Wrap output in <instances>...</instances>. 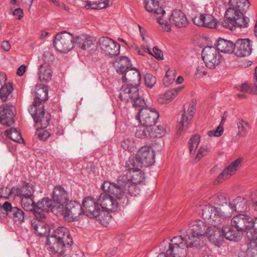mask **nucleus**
<instances>
[{"mask_svg": "<svg viewBox=\"0 0 257 257\" xmlns=\"http://www.w3.org/2000/svg\"><path fill=\"white\" fill-rule=\"evenodd\" d=\"M141 166L136 164L134 156H131L125 164L127 170L126 175L120 176L117 183L104 181L103 188L107 192L113 193L116 191V197L118 198H127L128 195L137 196L140 189L137 184L143 183L146 178L145 174L139 168Z\"/></svg>", "mask_w": 257, "mask_h": 257, "instance_id": "obj_1", "label": "nucleus"}, {"mask_svg": "<svg viewBox=\"0 0 257 257\" xmlns=\"http://www.w3.org/2000/svg\"><path fill=\"white\" fill-rule=\"evenodd\" d=\"M251 205L250 200L240 196L234 199L229 203L225 204L221 207H216L208 204H204L202 208V217L209 223L216 226L229 218L233 211L245 212L249 210Z\"/></svg>", "mask_w": 257, "mask_h": 257, "instance_id": "obj_2", "label": "nucleus"}, {"mask_svg": "<svg viewBox=\"0 0 257 257\" xmlns=\"http://www.w3.org/2000/svg\"><path fill=\"white\" fill-rule=\"evenodd\" d=\"M231 225L222 227V235L226 239L237 241L243 232L248 239L257 238V217L253 219L246 214H238L232 218Z\"/></svg>", "mask_w": 257, "mask_h": 257, "instance_id": "obj_3", "label": "nucleus"}, {"mask_svg": "<svg viewBox=\"0 0 257 257\" xmlns=\"http://www.w3.org/2000/svg\"><path fill=\"white\" fill-rule=\"evenodd\" d=\"M182 232L184 236L187 237L191 241V244L195 247L200 245L201 238L205 235L216 246L221 244L223 238L220 234L219 228L211 226L200 219L193 221L189 228Z\"/></svg>", "mask_w": 257, "mask_h": 257, "instance_id": "obj_4", "label": "nucleus"}, {"mask_svg": "<svg viewBox=\"0 0 257 257\" xmlns=\"http://www.w3.org/2000/svg\"><path fill=\"white\" fill-rule=\"evenodd\" d=\"M72 243L69 230L65 227H59L48 236L46 247L50 253L61 255L69 250Z\"/></svg>", "mask_w": 257, "mask_h": 257, "instance_id": "obj_5", "label": "nucleus"}, {"mask_svg": "<svg viewBox=\"0 0 257 257\" xmlns=\"http://www.w3.org/2000/svg\"><path fill=\"white\" fill-rule=\"evenodd\" d=\"M181 233L171 239L164 240L160 244V250L166 251L172 257H185L187 249L195 245L191 244V241L184 236L182 231Z\"/></svg>", "mask_w": 257, "mask_h": 257, "instance_id": "obj_6", "label": "nucleus"}, {"mask_svg": "<svg viewBox=\"0 0 257 257\" xmlns=\"http://www.w3.org/2000/svg\"><path fill=\"white\" fill-rule=\"evenodd\" d=\"M33 92L35 97L34 103L29 110L36 122H42L45 114L44 106L42 101L48 99V89L46 86L39 84L35 86ZM44 120L48 121L47 119Z\"/></svg>", "mask_w": 257, "mask_h": 257, "instance_id": "obj_7", "label": "nucleus"}, {"mask_svg": "<svg viewBox=\"0 0 257 257\" xmlns=\"http://www.w3.org/2000/svg\"><path fill=\"white\" fill-rule=\"evenodd\" d=\"M98 200L96 201L91 197H86L84 198L82 202V206H81L82 213L90 218H97L101 224L107 226L111 219V216L108 214H104V213L100 212Z\"/></svg>", "mask_w": 257, "mask_h": 257, "instance_id": "obj_8", "label": "nucleus"}, {"mask_svg": "<svg viewBox=\"0 0 257 257\" xmlns=\"http://www.w3.org/2000/svg\"><path fill=\"white\" fill-rule=\"evenodd\" d=\"M229 4L232 8H229L226 11L224 18L220 21L221 25L224 28V21L230 25L236 17L241 16L242 12H245L249 6L248 0H230Z\"/></svg>", "mask_w": 257, "mask_h": 257, "instance_id": "obj_9", "label": "nucleus"}, {"mask_svg": "<svg viewBox=\"0 0 257 257\" xmlns=\"http://www.w3.org/2000/svg\"><path fill=\"white\" fill-rule=\"evenodd\" d=\"M103 185L104 183L102 185V188L104 193L100 195L98 199V203L102 208L100 212H103L104 214H108L110 215V213L116 211L118 206L117 201L114 199L113 198L115 197L117 199L119 200L122 198H118L116 197V191L115 189H114L113 193L105 191L104 190Z\"/></svg>", "mask_w": 257, "mask_h": 257, "instance_id": "obj_10", "label": "nucleus"}, {"mask_svg": "<svg viewBox=\"0 0 257 257\" xmlns=\"http://www.w3.org/2000/svg\"><path fill=\"white\" fill-rule=\"evenodd\" d=\"M162 0H144V4L146 10L155 15L158 22L167 32L171 31V27L167 22L162 20L166 12L162 7Z\"/></svg>", "mask_w": 257, "mask_h": 257, "instance_id": "obj_11", "label": "nucleus"}, {"mask_svg": "<svg viewBox=\"0 0 257 257\" xmlns=\"http://www.w3.org/2000/svg\"><path fill=\"white\" fill-rule=\"evenodd\" d=\"M74 37L71 34L64 31L56 35L54 45L57 51L67 53L74 47Z\"/></svg>", "mask_w": 257, "mask_h": 257, "instance_id": "obj_12", "label": "nucleus"}, {"mask_svg": "<svg viewBox=\"0 0 257 257\" xmlns=\"http://www.w3.org/2000/svg\"><path fill=\"white\" fill-rule=\"evenodd\" d=\"M202 59L205 66L209 69H214L221 62L222 57L214 47L207 46L202 51Z\"/></svg>", "mask_w": 257, "mask_h": 257, "instance_id": "obj_13", "label": "nucleus"}, {"mask_svg": "<svg viewBox=\"0 0 257 257\" xmlns=\"http://www.w3.org/2000/svg\"><path fill=\"white\" fill-rule=\"evenodd\" d=\"M159 116V113L155 108L146 107L138 111L136 117L140 124L151 127L157 123Z\"/></svg>", "mask_w": 257, "mask_h": 257, "instance_id": "obj_14", "label": "nucleus"}, {"mask_svg": "<svg viewBox=\"0 0 257 257\" xmlns=\"http://www.w3.org/2000/svg\"><path fill=\"white\" fill-rule=\"evenodd\" d=\"M134 157L136 164L141 166H149L155 162L154 151L150 146H144L140 148Z\"/></svg>", "mask_w": 257, "mask_h": 257, "instance_id": "obj_15", "label": "nucleus"}, {"mask_svg": "<svg viewBox=\"0 0 257 257\" xmlns=\"http://www.w3.org/2000/svg\"><path fill=\"white\" fill-rule=\"evenodd\" d=\"M100 48L107 56L115 57L120 53V45L108 37H101L98 41Z\"/></svg>", "mask_w": 257, "mask_h": 257, "instance_id": "obj_16", "label": "nucleus"}, {"mask_svg": "<svg viewBox=\"0 0 257 257\" xmlns=\"http://www.w3.org/2000/svg\"><path fill=\"white\" fill-rule=\"evenodd\" d=\"M65 210L64 219L68 221H74L78 219L82 214L81 206L75 201L67 203Z\"/></svg>", "mask_w": 257, "mask_h": 257, "instance_id": "obj_17", "label": "nucleus"}, {"mask_svg": "<svg viewBox=\"0 0 257 257\" xmlns=\"http://www.w3.org/2000/svg\"><path fill=\"white\" fill-rule=\"evenodd\" d=\"M193 22L196 26L214 29L217 27V20L210 14H200L193 18Z\"/></svg>", "mask_w": 257, "mask_h": 257, "instance_id": "obj_18", "label": "nucleus"}, {"mask_svg": "<svg viewBox=\"0 0 257 257\" xmlns=\"http://www.w3.org/2000/svg\"><path fill=\"white\" fill-rule=\"evenodd\" d=\"M133 84H124L122 85L119 90V97L125 102L132 101L138 96L139 93L137 86Z\"/></svg>", "mask_w": 257, "mask_h": 257, "instance_id": "obj_19", "label": "nucleus"}, {"mask_svg": "<svg viewBox=\"0 0 257 257\" xmlns=\"http://www.w3.org/2000/svg\"><path fill=\"white\" fill-rule=\"evenodd\" d=\"M252 45L248 39H239L234 44V54L238 57L249 56L252 51Z\"/></svg>", "mask_w": 257, "mask_h": 257, "instance_id": "obj_20", "label": "nucleus"}, {"mask_svg": "<svg viewBox=\"0 0 257 257\" xmlns=\"http://www.w3.org/2000/svg\"><path fill=\"white\" fill-rule=\"evenodd\" d=\"M242 161L243 159L242 158H238L235 161L232 162L219 175L216 179L215 183H219L221 182L234 174L241 165Z\"/></svg>", "mask_w": 257, "mask_h": 257, "instance_id": "obj_21", "label": "nucleus"}, {"mask_svg": "<svg viewBox=\"0 0 257 257\" xmlns=\"http://www.w3.org/2000/svg\"><path fill=\"white\" fill-rule=\"evenodd\" d=\"M0 208L6 211L7 215L12 217L15 221L22 223L24 220V212L17 207H12L9 202H5L3 205L0 204Z\"/></svg>", "mask_w": 257, "mask_h": 257, "instance_id": "obj_22", "label": "nucleus"}, {"mask_svg": "<svg viewBox=\"0 0 257 257\" xmlns=\"http://www.w3.org/2000/svg\"><path fill=\"white\" fill-rule=\"evenodd\" d=\"M15 115L12 106L4 104L0 106V122L3 125L10 126L14 123Z\"/></svg>", "mask_w": 257, "mask_h": 257, "instance_id": "obj_23", "label": "nucleus"}, {"mask_svg": "<svg viewBox=\"0 0 257 257\" xmlns=\"http://www.w3.org/2000/svg\"><path fill=\"white\" fill-rule=\"evenodd\" d=\"M53 200L48 198H44L39 201L34 210V215L38 218H46L45 212L51 211Z\"/></svg>", "mask_w": 257, "mask_h": 257, "instance_id": "obj_24", "label": "nucleus"}, {"mask_svg": "<svg viewBox=\"0 0 257 257\" xmlns=\"http://www.w3.org/2000/svg\"><path fill=\"white\" fill-rule=\"evenodd\" d=\"M45 218L35 217L31 220V225L33 231L40 236L48 234L50 231L49 226L43 220Z\"/></svg>", "mask_w": 257, "mask_h": 257, "instance_id": "obj_25", "label": "nucleus"}, {"mask_svg": "<svg viewBox=\"0 0 257 257\" xmlns=\"http://www.w3.org/2000/svg\"><path fill=\"white\" fill-rule=\"evenodd\" d=\"M120 74L121 75L122 81L129 84L139 85L141 79L139 71L134 67L132 68L131 67L124 73Z\"/></svg>", "mask_w": 257, "mask_h": 257, "instance_id": "obj_26", "label": "nucleus"}, {"mask_svg": "<svg viewBox=\"0 0 257 257\" xmlns=\"http://www.w3.org/2000/svg\"><path fill=\"white\" fill-rule=\"evenodd\" d=\"M93 38L86 34H81L74 37V46L86 50L93 45Z\"/></svg>", "mask_w": 257, "mask_h": 257, "instance_id": "obj_27", "label": "nucleus"}, {"mask_svg": "<svg viewBox=\"0 0 257 257\" xmlns=\"http://www.w3.org/2000/svg\"><path fill=\"white\" fill-rule=\"evenodd\" d=\"M170 23L178 28L186 27L188 23L185 15L180 10H174L170 18Z\"/></svg>", "mask_w": 257, "mask_h": 257, "instance_id": "obj_28", "label": "nucleus"}, {"mask_svg": "<svg viewBox=\"0 0 257 257\" xmlns=\"http://www.w3.org/2000/svg\"><path fill=\"white\" fill-rule=\"evenodd\" d=\"M24 191L25 193L21 198L22 206L26 211H33V214H34L36 205H35L34 202L31 198L33 192V188L32 187Z\"/></svg>", "mask_w": 257, "mask_h": 257, "instance_id": "obj_29", "label": "nucleus"}, {"mask_svg": "<svg viewBox=\"0 0 257 257\" xmlns=\"http://www.w3.org/2000/svg\"><path fill=\"white\" fill-rule=\"evenodd\" d=\"M195 105L192 103L189 105L187 110L184 111L181 117L178 120L180 128L183 129L184 127L187 126L189 121L192 119L195 113Z\"/></svg>", "mask_w": 257, "mask_h": 257, "instance_id": "obj_30", "label": "nucleus"}, {"mask_svg": "<svg viewBox=\"0 0 257 257\" xmlns=\"http://www.w3.org/2000/svg\"><path fill=\"white\" fill-rule=\"evenodd\" d=\"M114 66L117 73L121 74L132 67L130 59L126 56L117 58L114 62Z\"/></svg>", "mask_w": 257, "mask_h": 257, "instance_id": "obj_31", "label": "nucleus"}, {"mask_svg": "<svg viewBox=\"0 0 257 257\" xmlns=\"http://www.w3.org/2000/svg\"><path fill=\"white\" fill-rule=\"evenodd\" d=\"M52 71L51 66L44 63L40 66L38 72L39 79L41 82H47L51 80Z\"/></svg>", "mask_w": 257, "mask_h": 257, "instance_id": "obj_32", "label": "nucleus"}, {"mask_svg": "<svg viewBox=\"0 0 257 257\" xmlns=\"http://www.w3.org/2000/svg\"><path fill=\"white\" fill-rule=\"evenodd\" d=\"M218 52L224 53H232L234 51V44L230 41L219 38L216 44Z\"/></svg>", "mask_w": 257, "mask_h": 257, "instance_id": "obj_33", "label": "nucleus"}, {"mask_svg": "<svg viewBox=\"0 0 257 257\" xmlns=\"http://www.w3.org/2000/svg\"><path fill=\"white\" fill-rule=\"evenodd\" d=\"M236 18V19H235L234 21H232V23H230V25L227 24L225 21H224V28L232 31L237 27L245 28L247 27L248 19L244 17L243 12H242V13L241 14V16L239 15Z\"/></svg>", "mask_w": 257, "mask_h": 257, "instance_id": "obj_34", "label": "nucleus"}, {"mask_svg": "<svg viewBox=\"0 0 257 257\" xmlns=\"http://www.w3.org/2000/svg\"><path fill=\"white\" fill-rule=\"evenodd\" d=\"M52 198L53 201H67L68 194L62 187L58 186L54 188Z\"/></svg>", "mask_w": 257, "mask_h": 257, "instance_id": "obj_35", "label": "nucleus"}, {"mask_svg": "<svg viewBox=\"0 0 257 257\" xmlns=\"http://www.w3.org/2000/svg\"><path fill=\"white\" fill-rule=\"evenodd\" d=\"M253 85L251 86L247 83L242 84L240 87V90L251 94H257V66L255 69Z\"/></svg>", "mask_w": 257, "mask_h": 257, "instance_id": "obj_36", "label": "nucleus"}, {"mask_svg": "<svg viewBox=\"0 0 257 257\" xmlns=\"http://www.w3.org/2000/svg\"><path fill=\"white\" fill-rule=\"evenodd\" d=\"M236 125L238 128L237 134L242 137L246 136L248 130L251 128L250 124L241 118L238 120Z\"/></svg>", "mask_w": 257, "mask_h": 257, "instance_id": "obj_37", "label": "nucleus"}, {"mask_svg": "<svg viewBox=\"0 0 257 257\" xmlns=\"http://www.w3.org/2000/svg\"><path fill=\"white\" fill-rule=\"evenodd\" d=\"M13 90L11 83H0V98L3 101H6Z\"/></svg>", "mask_w": 257, "mask_h": 257, "instance_id": "obj_38", "label": "nucleus"}, {"mask_svg": "<svg viewBox=\"0 0 257 257\" xmlns=\"http://www.w3.org/2000/svg\"><path fill=\"white\" fill-rule=\"evenodd\" d=\"M6 135L14 142L21 143L23 139L20 132L15 127H11L5 131Z\"/></svg>", "mask_w": 257, "mask_h": 257, "instance_id": "obj_39", "label": "nucleus"}, {"mask_svg": "<svg viewBox=\"0 0 257 257\" xmlns=\"http://www.w3.org/2000/svg\"><path fill=\"white\" fill-rule=\"evenodd\" d=\"M150 128L145 125L140 124L137 126L135 136L137 138L141 139H148L150 136Z\"/></svg>", "mask_w": 257, "mask_h": 257, "instance_id": "obj_40", "label": "nucleus"}, {"mask_svg": "<svg viewBox=\"0 0 257 257\" xmlns=\"http://www.w3.org/2000/svg\"><path fill=\"white\" fill-rule=\"evenodd\" d=\"M176 97V92L175 90H170L163 94L159 95L158 97V101L160 103L166 104L170 102Z\"/></svg>", "mask_w": 257, "mask_h": 257, "instance_id": "obj_41", "label": "nucleus"}, {"mask_svg": "<svg viewBox=\"0 0 257 257\" xmlns=\"http://www.w3.org/2000/svg\"><path fill=\"white\" fill-rule=\"evenodd\" d=\"M166 126L164 124L158 126L153 125L150 128V136L153 138H160L166 134Z\"/></svg>", "mask_w": 257, "mask_h": 257, "instance_id": "obj_42", "label": "nucleus"}, {"mask_svg": "<svg viewBox=\"0 0 257 257\" xmlns=\"http://www.w3.org/2000/svg\"><path fill=\"white\" fill-rule=\"evenodd\" d=\"M67 201H53V204L51 211L57 216L65 215V207L64 204Z\"/></svg>", "mask_w": 257, "mask_h": 257, "instance_id": "obj_43", "label": "nucleus"}, {"mask_svg": "<svg viewBox=\"0 0 257 257\" xmlns=\"http://www.w3.org/2000/svg\"><path fill=\"white\" fill-rule=\"evenodd\" d=\"M248 240L250 242L247 245L246 257H257V238Z\"/></svg>", "mask_w": 257, "mask_h": 257, "instance_id": "obj_44", "label": "nucleus"}, {"mask_svg": "<svg viewBox=\"0 0 257 257\" xmlns=\"http://www.w3.org/2000/svg\"><path fill=\"white\" fill-rule=\"evenodd\" d=\"M121 147L125 150L133 152L136 149V143L132 137H127L124 139L120 143Z\"/></svg>", "mask_w": 257, "mask_h": 257, "instance_id": "obj_45", "label": "nucleus"}, {"mask_svg": "<svg viewBox=\"0 0 257 257\" xmlns=\"http://www.w3.org/2000/svg\"><path fill=\"white\" fill-rule=\"evenodd\" d=\"M200 142V136L197 134L193 135L189 139L188 142V147L191 154H195Z\"/></svg>", "mask_w": 257, "mask_h": 257, "instance_id": "obj_46", "label": "nucleus"}, {"mask_svg": "<svg viewBox=\"0 0 257 257\" xmlns=\"http://www.w3.org/2000/svg\"><path fill=\"white\" fill-rule=\"evenodd\" d=\"M176 76V71L175 69H168L163 78V83L164 85L168 87L172 84L174 82Z\"/></svg>", "mask_w": 257, "mask_h": 257, "instance_id": "obj_47", "label": "nucleus"}, {"mask_svg": "<svg viewBox=\"0 0 257 257\" xmlns=\"http://www.w3.org/2000/svg\"><path fill=\"white\" fill-rule=\"evenodd\" d=\"M30 188H31V187H24L22 188V189L16 187L11 189L8 188L7 191L6 192L8 193L7 197L8 196L14 197L16 196H19L21 198L22 196H23L25 193L24 191H26V190Z\"/></svg>", "mask_w": 257, "mask_h": 257, "instance_id": "obj_48", "label": "nucleus"}, {"mask_svg": "<svg viewBox=\"0 0 257 257\" xmlns=\"http://www.w3.org/2000/svg\"><path fill=\"white\" fill-rule=\"evenodd\" d=\"M209 151V148L207 145H202L198 151L197 155L195 158V161H198L204 156L206 155Z\"/></svg>", "mask_w": 257, "mask_h": 257, "instance_id": "obj_49", "label": "nucleus"}, {"mask_svg": "<svg viewBox=\"0 0 257 257\" xmlns=\"http://www.w3.org/2000/svg\"><path fill=\"white\" fill-rule=\"evenodd\" d=\"M211 201L215 204L222 205L223 203H226V198L223 194L218 193L213 197Z\"/></svg>", "mask_w": 257, "mask_h": 257, "instance_id": "obj_50", "label": "nucleus"}, {"mask_svg": "<svg viewBox=\"0 0 257 257\" xmlns=\"http://www.w3.org/2000/svg\"><path fill=\"white\" fill-rule=\"evenodd\" d=\"M133 105L135 107H143L145 108L146 103L145 100L141 96L139 95V93L138 96L132 101Z\"/></svg>", "mask_w": 257, "mask_h": 257, "instance_id": "obj_51", "label": "nucleus"}, {"mask_svg": "<svg viewBox=\"0 0 257 257\" xmlns=\"http://www.w3.org/2000/svg\"><path fill=\"white\" fill-rule=\"evenodd\" d=\"M49 136V133L44 128H38L35 134V137L40 140H46Z\"/></svg>", "mask_w": 257, "mask_h": 257, "instance_id": "obj_52", "label": "nucleus"}, {"mask_svg": "<svg viewBox=\"0 0 257 257\" xmlns=\"http://www.w3.org/2000/svg\"><path fill=\"white\" fill-rule=\"evenodd\" d=\"M145 84L149 88H152L156 82V78L150 73H147L144 77Z\"/></svg>", "mask_w": 257, "mask_h": 257, "instance_id": "obj_53", "label": "nucleus"}, {"mask_svg": "<svg viewBox=\"0 0 257 257\" xmlns=\"http://www.w3.org/2000/svg\"><path fill=\"white\" fill-rule=\"evenodd\" d=\"M224 131L223 126L218 125L215 130H213L208 132L207 135L209 137H219L223 133Z\"/></svg>", "mask_w": 257, "mask_h": 257, "instance_id": "obj_54", "label": "nucleus"}, {"mask_svg": "<svg viewBox=\"0 0 257 257\" xmlns=\"http://www.w3.org/2000/svg\"><path fill=\"white\" fill-rule=\"evenodd\" d=\"M195 75L198 77H201L206 74V69L202 65H199L197 67Z\"/></svg>", "mask_w": 257, "mask_h": 257, "instance_id": "obj_55", "label": "nucleus"}, {"mask_svg": "<svg viewBox=\"0 0 257 257\" xmlns=\"http://www.w3.org/2000/svg\"><path fill=\"white\" fill-rule=\"evenodd\" d=\"M108 0H106L103 2H99L96 7H90V5H87L86 8L88 9L90 8L95 9H102L105 8L108 6Z\"/></svg>", "mask_w": 257, "mask_h": 257, "instance_id": "obj_56", "label": "nucleus"}, {"mask_svg": "<svg viewBox=\"0 0 257 257\" xmlns=\"http://www.w3.org/2000/svg\"><path fill=\"white\" fill-rule=\"evenodd\" d=\"M154 54L152 53V55L154 56L156 58L162 60L163 59V55L162 51L159 49L157 47H154L153 49Z\"/></svg>", "mask_w": 257, "mask_h": 257, "instance_id": "obj_57", "label": "nucleus"}, {"mask_svg": "<svg viewBox=\"0 0 257 257\" xmlns=\"http://www.w3.org/2000/svg\"><path fill=\"white\" fill-rule=\"evenodd\" d=\"M13 15L18 17V19L21 20L23 17V11L21 8L15 10L13 12Z\"/></svg>", "mask_w": 257, "mask_h": 257, "instance_id": "obj_58", "label": "nucleus"}, {"mask_svg": "<svg viewBox=\"0 0 257 257\" xmlns=\"http://www.w3.org/2000/svg\"><path fill=\"white\" fill-rule=\"evenodd\" d=\"M26 66L25 65H21L17 69V74L19 76H22L26 72Z\"/></svg>", "mask_w": 257, "mask_h": 257, "instance_id": "obj_59", "label": "nucleus"}, {"mask_svg": "<svg viewBox=\"0 0 257 257\" xmlns=\"http://www.w3.org/2000/svg\"><path fill=\"white\" fill-rule=\"evenodd\" d=\"M2 48L5 51H9L11 46L9 41H4L2 43Z\"/></svg>", "mask_w": 257, "mask_h": 257, "instance_id": "obj_60", "label": "nucleus"}, {"mask_svg": "<svg viewBox=\"0 0 257 257\" xmlns=\"http://www.w3.org/2000/svg\"><path fill=\"white\" fill-rule=\"evenodd\" d=\"M63 257H84V254L81 251H78L75 253H72L70 256L65 254Z\"/></svg>", "mask_w": 257, "mask_h": 257, "instance_id": "obj_61", "label": "nucleus"}, {"mask_svg": "<svg viewBox=\"0 0 257 257\" xmlns=\"http://www.w3.org/2000/svg\"><path fill=\"white\" fill-rule=\"evenodd\" d=\"M8 188H0V198L1 197H7V195L8 193L6 192L7 191Z\"/></svg>", "mask_w": 257, "mask_h": 257, "instance_id": "obj_62", "label": "nucleus"}, {"mask_svg": "<svg viewBox=\"0 0 257 257\" xmlns=\"http://www.w3.org/2000/svg\"><path fill=\"white\" fill-rule=\"evenodd\" d=\"M22 1L23 3L29 5L28 9L30 11L31 8L34 0H22Z\"/></svg>", "mask_w": 257, "mask_h": 257, "instance_id": "obj_63", "label": "nucleus"}, {"mask_svg": "<svg viewBox=\"0 0 257 257\" xmlns=\"http://www.w3.org/2000/svg\"><path fill=\"white\" fill-rule=\"evenodd\" d=\"M183 78L181 76H179L177 77L176 82L177 84H179L182 83L183 82Z\"/></svg>", "mask_w": 257, "mask_h": 257, "instance_id": "obj_64", "label": "nucleus"}]
</instances>
